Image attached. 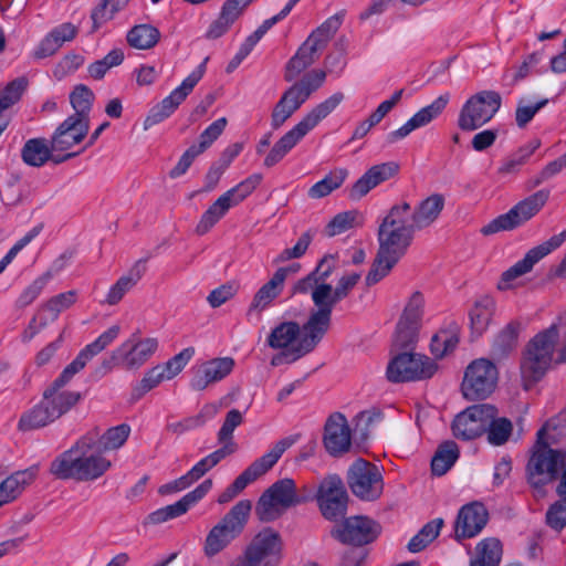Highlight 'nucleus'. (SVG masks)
I'll return each mask as SVG.
<instances>
[{
  "mask_svg": "<svg viewBox=\"0 0 566 566\" xmlns=\"http://www.w3.org/2000/svg\"><path fill=\"white\" fill-rule=\"evenodd\" d=\"M502 105V97L495 91H481L470 96L462 105L458 116V127L463 132H473L495 116Z\"/></svg>",
  "mask_w": 566,
  "mask_h": 566,
  "instance_id": "9b49d317",
  "label": "nucleus"
},
{
  "mask_svg": "<svg viewBox=\"0 0 566 566\" xmlns=\"http://www.w3.org/2000/svg\"><path fill=\"white\" fill-rule=\"evenodd\" d=\"M347 482L354 495L364 501L377 500L384 491L381 471L364 459L353 462L348 470Z\"/></svg>",
  "mask_w": 566,
  "mask_h": 566,
  "instance_id": "f3484780",
  "label": "nucleus"
},
{
  "mask_svg": "<svg viewBox=\"0 0 566 566\" xmlns=\"http://www.w3.org/2000/svg\"><path fill=\"white\" fill-rule=\"evenodd\" d=\"M158 345L157 338H142L137 333H134L112 352L108 364L111 367L117 366L126 370H137L153 357L158 349Z\"/></svg>",
  "mask_w": 566,
  "mask_h": 566,
  "instance_id": "ddd939ff",
  "label": "nucleus"
},
{
  "mask_svg": "<svg viewBox=\"0 0 566 566\" xmlns=\"http://www.w3.org/2000/svg\"><path fill=\"white\" fill-rule=\"evenodd\" d=\"M548 198L549 190L547 189H541L532 193L518 201L506 213L500 214L483 226L481 232L484 235H490L501 231H510L524 224L542 210Z\"/></svg>",
  "mask_w": 566,
  "mask_h": 566,
  "instance_id": "f8f14e48",
  "label": "nucleus"
},
{
  "mask_svg": "<svg viewBox=\"0 0 566 566\" xmlns=\"http://www.w3.org/2000/svg\"><path fill=\"white\" fill-rule=\"evenodd\" d=\"M446 206V197L442 193H432L420 200L412 209L410 207L409 223L416 231L431 227L441 216Z\"/></svg>",
  "mask_w": 566,
  "mask_h": 566,
  "instance_id": "72a5a7b5",
  "label": "nucleus"
},
{
  "mask_svg": "<svg viewBox=\"0 0 566 566\" xmlns=\"http://www.w3.org/2000/svg\"><path fill=\"white\" fill-rule=\"evenodd\" d=\"M495 302L492 297L484 295L478 298L469 313L471 332L481 336L489 327L494 314Z\"/></svg>",
  "mask_w": 566,
  "mask_h": 566,
  "instance_id": "37998d69",
  "label": "nucleus"
},
{
  "mask_svg": "<svg viewBox=\"0 0 566 566\" xmlns=\"http://www.w3.org/2000/svg\"><path fill=\"white\" fill-rule=\"evenodd\" d=\"M343 99L344 94L336 92L313 107L297 124L275 142L264 158L263 165L271 168L279 164L311 130L333 113Z\"/></svg>",
  "mask_w": 566,
  "mask_h": 566,
  "instance_id": "20e7f679",
  "label": "nucleus"
},
{
  "mask_svg": "<svg viewBox=\"0 0 566 566\" xmlns=\"http://www.w3.org/2000/svg\"><path fill=\"white\" fill-rule=\"evenodd\" d=\"M491 411L492 405L482 403L468 407L458 413L452 422L454 437L461 440H473L485 433Z\"/></svg>",
  "mask_w": 566,
  "mask_h": 566,
  "instance_id": "b1692460",
  "label": "nucleus"
},
{
  "mask_svg": "<svg viewBox=\"0 0 566 566\" xmlns=\"http://www.w3.org/2000/svg\"><path fill=\"white\" fill-rule=\"evenodd\" d=\"M348 177L346 168L332 169L322 180L315 182L307 191L311 199H322L342 187Z\"/></svg>",
  "mask_w": 566,
  "mask_h": 566,
  "instance_id": "49530a36",
  "label": "nucleus"
},
{
  "mask_svg": "<svg viewBox=\"0 0 566 566\" xmlns=\"http://www.w3.org/2000/svg\"><path fill=\"white\" fill-rule=\"evenodd\" d=\"M450 102V94L443 93L434 98L429 105L420 108L401 127L387 135L388 143H396L406 138L413 130L429 125L437 119L447 108Z\"/></svg>",
  "mask_w": 566,
  "mask_h": 566,
  "instance_id": "a878e982",
  "label": "nucleus"
},
{
  "mask_svg": "<svg viewBox=\"0 0 566 566\" xmlns=\"http://www.w3.org/2000/svg\"><path fill=\"white\" fill-rule=\"evenodd\" d=\"M66 260L65 254L61 255L48 271L35 277L19 295L17 300L18 306L25 307L34 302L54 275L64 269Z\"/></svg>",
  "mask_w": 566,
  "mask_h": 566,
  "instance_id": "58836bf2",
  "label": "nucleus"
},
{
  "mask_svg": "<svg viewBox=\"0 0 566 566\" xmlns=\"http://www.w3.org/2000/svg\"><path fill=\"white\" fill-rule=\"evenodd\" d=\"M145 272V265L138 261L134 266L124 275H122L108 290L104 300L105 304L115 305L122 301L126 293H128L142 279Z\"/></svg>",
  "mask_w": 566,
  "mask_h": 566,
  "instance_id": "79ce46f5",
  "label": "nucleus"
},
{
  "mask_svg": "<svg viewBox=\"0 0 566 566\" xmlns=\"http://www.w3.org/2000/svg\"><path fill=\"white\" fill-rule=\"evenodd\" d=\"M557 339L558 328L552 325L528 343L521 361V378L526 390L539 381L551 367Z\"/></svg>",
  "mask_w": 566,
  "mask_h": 566,
  "instance_id": "39448f33",
  "label": "nucleus"
},
{
  "mask_svg": "<svg viewBox=\"0 0 566 566\" xmlns=\"http://www.w3.org/2000/svg\"><path fill=\"white\" fill-rule=\"evenodd\" d=\"M271 29L264 21L262 24L240 45L238 52L231 60L229 66L231 69H237L241 62L252 52L254 46L259 43V41L264 36V34Z\"/></svg>",
  "mask_w": 566,
  "mask_h": 566,
  "instance_id": "0e129e2a",
  "label": "nucleus"
},
{
  "mask_svg": "<svg viewBox=\"0 0 566 566\" xmlns=\"http://www.w3.org/2000/svg\"><path fill=\"white\" fill-rule=\"evenodd\" d=\"M424 314V297L415 292L407 301L401 316L397 323L394 344L399 348H407L418 339Z\"/></svg>",
  "mask_w": 566,
  "mask_h": 566,
  "instance_id": "aec40b11",
  "label": "nucleus"
},
{
  "mask_svg": "<svg viewBox=\"0 0 566 566\" xmlns=\"http://www.w3.org/2000/svg\"><path fill=\"white\" fill-rule=\"evenodd\" d=\"M126 38L132 48L148 50L157 44L160 33L157 28L150 24H139L130 29Z\"/></svg>",
  "mask_w": 566,
  "mask_h": 566,
  "instance_id": "3c124183",
  "label": "nucleus"
},
{
  "mask_svg": "<svg viewBox=\"0 0 566 566\" xmlns=\"http://www.w3.org/2000/svg\"><path fill=\"white\" fill-rule=\"evenodd\" d=\"M459 458V448L455 442L447 441L437 450L431 460V470L434 475L446 474Z\"/></svg>",
  "mask_w": 566,
  "mask_h": 566,
  "instance_id": "09e8293b",
  "label": "nucleus"
},
{
  "mask_svg": "<svg viewBox=\"0 0 566 566\" xmlns=\"http://www.w3.org/2000/svg\"><path fill=\"white\" fill-rule=\"evenodd\" d=\"M443 521L441 518L427 523L408 543V549L411 553L421 552L426 548L440 533Z\"/></svg>",
  "mask_w": 566,
  "mask_h": 566,
  "instance_id": "13d9d810",
  "label": "nucleus"
},
{
  "mask_svg": "<svg viewBox=\"0 0 566 566\" xmlns=\"http://www.w3.org/2000/svg\"><path fill=\"white\" fill-rule=\"evenodd\" d=\"M352 444L350 429L344 415L335 412L325 423L324 446L332 455L347 452Z\"/></svg>",
  "mask_w": 566,
  "mask_h": 566,
  "instance_id": "c756f323",
  "label": "nucleus"
},
{
  "mask_svg": "<svg viewBox=\"0 0 566 566\" xmlns=\"http://www.w3.org/2000/svg\"><path fill=\"white\" fill-rule=\"evenodd\" d=\"M111 467V460L96 448L95 438L85 436L52 461L50 472L62 480L87 482L99 479Z\"/></svg>",
  "mask_w": 566,
  "mask_h": 566,
  "instance_id": "7ed1b4c3",
  "label": "nucleus"
},
{
  "mask_svg": "<svg viewBox=\"0 0 566 566\" xmlns=\"http://www.w3.org/2000/svg\"><path fill=\"white\" fill-rule=\"evenodd\" d=\"M316 501L323 516L336 521L346 514L348 495L337 475L325 478L317 490Z\"/></svg>",
  "mask_w": 566,
  "mask_h": 566,
  "instance_id": "412c9836",
  "label": "nucleus"
},
{
  "mask_svg": "<svg viewBox=\"0 0 566 566\" xmlns=\"http://www.w3.org/2000/svg\"><path fill=\"white\" fill-rule=\"evenodd\" d=\"M235 444L233 442L226 443L222 448L211 452L207 457L198 461L187 473L193 482L202 478L208 471L214 468L227 455L233 453Z\"/></svg>",
  "mask_w": 566,
  "mask_h": 566,
  "instance_id": "8fccbe9b",
  "label": "nucleus"
},
{
  "mask_svg": "<svg viewBox=\"0 0 566 566\" xmlns=\"http://www.w3.org/2000/svg\"><path fill=\"white\" fill-rule=\"evenodd\" d=\"M548 103L547 98H542L537 101H530L525 97L521 98L517 103V107L515 111V122L520 128L525 127L539 112L543 107H545Z\"/></svg>",
  "mask_w": 566,
  "mask_h": 566,
  "instance_id": "052dcab7",
  "label": "nucleus"
},
{
  "mask_svg": "<svg viewBox=\"0 0 566 566\" xmlns=\"http://www.w3.org/2000/svg\"><path fill=\"white\" fill-rule=\"evenodd\" d=\"M437 365L427 356L417 353H401L387 366V378L391 382H406L430 378Z\"/></svg>",
  "mask_w": 566,
  "mask_h": 566,
  "instance_id": "2eb2a0df",
  "label": "nucleus"
},
{
  "mask_svg": "<svg viewBox=\"0 0 566 566\" xmlns=\"http://www.w3.org/2000/svg\"><path fill=\"white\" fill-rule=\"evenodd\" d=\"M344 20L345 11L342 10L315 28L289 61L287 71H304L312 66L335 36Z\"/></svg>",
  "mask_w": 566,
  "mask_h": 566,
  "instance_id": "423d86ee",
  "label": "nucleus"
},
{
  "mask_svg": "<svg viewBox=\"0 0 566 566\" xmlns=\"http://www.w3.org/2000/svg\"><path fill=\"white\" fill-rule=\"evenodd\" d=\"M566 241V229L560 233L553 235L547 241L532 248L525 256L514 265L504 271L497 283L499 290L505 291L514 286V281L532 271L534 265L559 248Z\"/></svg>",
  "mask_w": 566,
  "mask_h": 566,
  "instance_id": "6ab92c4d",
  "label": "nucleus"
},
{
  "mask_svg": "<svg viewBox=\"0 0 566 566\" xmlns=\"http://www.w3.org/2000/svg\"><path fill=\"white\" fill-rule=\"evenodd\" d=\"M78 153H69L60 155L51 150L46 139L44 138H32L25 142L21 156L23 161L32 167H42L46 161L52 160L55 164H61Z\"/></svg>",
  "mask_w": 566,
  "mask_h": 566,
  "instance_id": "f704fd0d",
  "label": "nucleus"
},
{
  "mask_svg": "<svg viewBox=\"0 0 566 566\" xmlns=\"http://www.w3.org/2000/svg\"><path fill=\"white\" fill-rule=\"evenodd\" d=\"M93 101L94 94L87 86L83 84L76 85L70 94V103L75 112L70 117H78L90 124V112Z\"/></svg>",
  "mask_w": 566,
  "mask_h": 566,
  "instance_id": "603ef678",
  "label": "nucleus"
},
{
  "mask_svg": "<svg viewBox=\"0 0 566 566\" xmlns=\"http://www.w3.org/2000/svg\"><path fill=\"white\" fill-rule=\"evenodd\" d=\"M271 29L264 21L262 24L240 45L238 52L231 60L229 66L231 69H237L241 62L252 52L254 46L259 43V41L264 36V34Z\"/></svg>",
  "mask_w": 566,
  "mask_h": 566,
  "instance_id": "69168bd1",
  "label": "nucleus"
},
{
  "mask_svg": "<svg viewBox=\"0 0 566 566\" xmlns=\"http://www.w3.org/2000/svg\"><path fill=\"white\" fill-rule=\"evenodd\" d=\"M518 336V324L517 323H509L504 328H502L499 334L495 336L492 354L496 358L505 357L509 353H511L516 344Z\"/></svg>",
  "mask_w": 566,
  "mask_h": 566,
  "instance_id": "864d4df0",
  "label": "nucleus"
},
{
  "mask_svg": "<svg viewBox=\"0 0 566 566\" xmlns=\"http://www.w3.org/2000/svg\"><path fill=\"white\" fill-rule=\"evenodd\" d=\"M212 481L210 479L205 480L195 490L185 494L179 501L174 503L175 511L181 516L190 507L196 505L206 494L211 490Z\"/></svg>",
  "mask_w": 566,
  "mask_h": 566,
  "instance_id": "338daca9",
  "label": "nucleus"
},
{
  "mask_svg": "<svg viewBox=\"0 0 566 566\" xmlns=\"http://www.w3.org/2000/svg\"><path fill=\"white\" fill-rule=\"evenodd\" d=\"M361 274L358 272H349L344 274L337 282L335 289L331 286V294L327 298V305L332 308L342 300L347 297L349 292L356 286L359 282Z\"/></svg>",
  "mask_w": 566,
  "mask_h": 566,
  "instance_id": "bf43d9fd",
  "label": "nucleus"
},
{
  "mask_svg": "<svg viewBox=\"0 0 566 566\" xmlns=\"http://www.w3.org/2000/svg\"><path fill=\"white\" fill-rule=\"evenodd\" d=\"M38 468L31 467L27 470L17 471L0 484V506L17 499L24 488L36 476Z\"/></svg>",
  "mask_w": 566,
  "mask_h": 566,
  "instance_id": "ea45409f",
  "label": "nucleus"
},
{
  "mask_svg": "<svg viewBox=\"0 0 566 566\" xmlns=\"http://www.w3.org/2000/svg\"><path fill=\"white\" fill-rule=\"evenodd\" d=\"M262 175L253 174L222 193L209 208L202 213L196 231L199 234L207 233L217 224L228 211L242 202L261 184Z\"/></svg>",
  "mask_w": 566,
  "mask_h": 566,
  "instance_id": "9d476101",
  "label": "nucleus"
},
{
  "mask_svg": "<svg viewBox=\"0 0 566 566\" xmlns=\"http://www.w3.org/2000/svg\"><path fill=\"white\" fill-rule=\"evenodd\" d=\"M489 513L482 503L473 502L461 507L455 521L457 538L476 536L486 525Z\"/></svg>",
  "mask_w": 566,
  "mask_h": 566,
  "instance_id": "2f4dec72",
  "label": "nucleus"
},
{
  "mask_svg": "<svg viewBox=\"0 0 566 566\" xmlns=\"http://www.w3.org/2000/svg\"><path fill=\"white\" fill-rule=\"evenodd\" d=\"M460 326L455 322H449L432 337L430 349L436 358H443L452 353L460 339Z\"/></svg>",
  "mask_w": 566,
  "mask_h": 566,
  "instance_id": "a19ab883",
  "label": "nucleus"
},
{
  "mask_svg": "<svg viewBox=\"0 0 566 566\" xmlns=\"http://www.w3.org/2000/svg\"><path fill=\"white\" fill-rule=\"evenodd\" d=\"M315 307L316 310L310 314L306 323L301 327L302 344L298 350L305 354L311 353L317 346L331 325L333 308L327 304Z\"/></svg>",
  "mask_w": 566,
  "mask_h": 566,
  "instance_id": "bb28decb",
  "label": "nucleus"
},
{
  "mask_svg": "<svg viewBox=\"0 0 566 566\" xmlns=\"http://www.w3.org/2000/svg\"><path fill=\"white\" fill-rule=\"evenodd\" d=\"M399 170L394 161L382 163L370 167L348 190L352 200H359L378 185L392 178Z\"/></svg>",
  "mask_w": 566,
  "mask_h": 566,
  "instance_id": "7c9ffc66",
  "label": "nucleus"
},
{
  "mask_svg": "<svg viewBox=\"0 0 566 566\" xmlns=\"http://www.w3.org/2000/svg\"><path fill=\"white\" fill-rule=\"evenodd\" d=\"M361 224V214L357 210H348L337 213L329 221L326 227V233L328 237H335Z\"/></svg>",
  "mask_w": 566,
  "mask_h": 566,
  "instance_id": "6e6d98bb",
  "label": "nucleus"
},
{
  "mask_svg": "<svg viewBox=\"0 0 566 566\" xmlns=\"http://www.w3.org/2000/svg\"><path fill=\"white\" fill-rule=\"evenodd\" d=\"M541 146L539 139H532L527 144L521 146L514 154H512L502 166L499 168L501 174H514L527 163L531 156Z\"/></svg>",
  "mask_w": 566,
  "mask_h": 566,
  "instance_id": "5fc2aeb1",
  "label": "nucleus"
},
{
  "mask_svg": "<svg viewBox=\"0 0 566 566\" xmlns=\"http://www.w3.org/2000/svg\"><path fill=\"white\" fill-rule=\"evenodd\" d=\"M77 300V292L74 290L60 293L44 302L36 315L30 322L23 334L25 340L32 339L49 323L57 319L60 313L70 308Z\"/></svg>",
  "mask_w": 566,
  "mask_h": 566,
  "instance_id": "393cba45",
  "label": "nucleus"
},
{
  "mask_svg": "<svg viewBox=\"0 0 566 566\" xmlns=\"http://www.w3.org/2000/svg\"><path fill=\"white\" fill-rule=\"evenodd\" d=\"M164 380L169 379L166 377L163 368L159 365L151 367L144 374L142 380L133 387L132 400H139L145 394L156 388Z\"/></svg>",
  "mask_w": 566,
  "mask_h": 566,
  "instance_id": "4d7b16f0",
  "label": "nucleus"
},
{
  "mask_svg": "<svg viewBox=\"0 0 566 566\" xmlns=\"http://www.w3.org/2000/svg\"><path fill=\"white\" fill-rule=\"evenodd\" d=\"M306 501L297 492L295 481L290 478L274 482L260 496L255 513L262 522H272L279 518L286 510Z\"/></svg>",
  "mask_w": 566,
  "mask_h": 566,
  "instance_id": "1a4fd4ad",
  "label": "nucleus"
},
{
  "mask_svg": "<svg viewBox=\"0 0 566 566\" xmlns=\"http://www.w3.org/2000/svg\"><path fill=\"white\" fill-rule=\"evenodd\" d=\"M281 558L282 541L279 533L272 528H264L253 537L243 559L233 566H277Z\"/></svg>",
  "mask_w": 566,
  "mask_h": 566,
  "instance_id": "4468645a",
  "label": "nucleus"
},
{
  "mask_svg": "<svg viewBox=\"0 0 566 566\" xmlns=\"http://www.w3.org/2000/svg\"><path fill=\"white\" fill-rule=\"evenodd\" d=\"M77 33L78 27L71 22L54 27L36 48V56L46 57L54 54L63 44L73 41Z\"/></svg>",
  "mask_w": 566,
  "mask_h": 566,
  "instance_id": "4c0bfd02",
  "label": "nucleus"
},
{
  "mask_svg": "<svg viewBox=\"0 0 566 566\" xmlns=\"http://www.w3.org/2000/svg\"><path fill=\"white\" fill-rule=\"evenodd\" d=\"M201 78V73H190L182 83L170 92L164 99L175 112L179 105L187 98L192 92L193 87Z\"/></svg>",
  "mask_w": 566,
  "mask_h": 566,
  "instance_id": "e2e57ef3",
  "label": "nucleus"
},
{
  "mask_svg": "<svg viewBox=\"0 0 566 566\" xmlns=\"http://www.w3.org/2000/svg\"><path fill=\"white\" fill-rule=\"evenodd\" d=\"M130 433V427L126 423H122L109 428L99 438V450H116L119 449L128 439Z\"/></svg>",
  "mask_w": 566,
  "mask_h": 566,
  "instance_id": "680f3d73",
  "label": "nucleus"
},
{
  "mask_svg": "<svg viewBox=\"0 0 566 566\" xmlns=\"http://www.w3.org/2000/svg\"><path fill=\"white\" fill-rule=\"evenodd\" d=\"M27 85L24 77H18L0 91V115L21 98Z\"/></svg>",
  "mask_w": 566,
  "mask_h": 566,
  "instance_id": "774afa93",
  "label": "nucleus"
},
{
  "mask_svg": "<svg viewBox=\"0 0 566 566\" xmlns=\"http://www.w3.org/2000/svg\"><path fill=\"white\" fill-rule=\"evenodd\" d=\"M234 360L231 357L214 358L192 368L190 388L205 390L209 385L226 378L233 369Z\"/></svg>",
  "mask_w": 566,
  "mask_h": 566,
  "instance_id": "c85d7f7f",
  "label": "nucleus"
},
{
  "mask_svg": "<svg viewBox=\"0 0 566 566\" xmlns=\"http://www.w3.org/2000/svg\"><path fill=\"white\" fill-rule=\"evenodd\" d=\"M380 532L379 525L367 516H350L336 525L332 535L344 544L361 546L375 541Z\"/></svg>",
  "mask_w": 566,
  "mask_h": 566,
  "instance_id": "5701e85b",
  "label": "nucleus"
},
{
  "mask_svg": "<svg viewBox=\"0 0 566 566\" xmlns=\"http://www.w3.org/2000/svg\"><path fill=\"white\" fill-rule=\"evenodd\" d=\"M410 203L394 205L379 223L377 240L379 249L376 260L366 276L368 285L385 277L395 264L407 253L415 237V228L409 223Z\"/></svg>",
  "mask_w": 566,
  "mask_h": 566,
  "instance_id": "f03ea898",
  "label": "nucleus"
},
{
  "mask_svg": "<svg viewBox=\"0 0 566 566\" xmlns=\"http://www.w3.org/2000/svg\"><path fill=\"white\" fill-rule=\"evenodd\" d=\"M326 73H305L304 76L289 87L281 96L298 109L325 82Z\"/></svg>",
  "mask_w": 566,
  "mask_h": 566,
  "instance_id": "c9c22d12",
  "label": "nucleus"
},
{
  "mask_svg": "<svg viewBox=\"0 0 566 566\" xmlns=\"http://www.w3.org/2000/svg\"><path fill=\"white\" fill-rule=\"evenodd\" d=\"M513 431L512 422L504 417H497V409L492 406L491 417L488 421V441L492 446H502L511 437Z\"/></svg>",
  "mask_w": 566,
  "mask_h": 566,
  "instance_id": "de8ad7c7",
  "label": "nucleus"
},
{
  "mask_svg": "<svg viewBox=\"0 0 566 566\" xmlns=\"http://www.w3.org/2000/svg\"><path fill=\"white\" fill-rule=\"evenodd\" d=\"M286 277L287 270L277 269L272 277L258 290L247 312L249 319L254 315L259 316L261 312L272 305L274 300L283 292Z\"/></svg>",
  "mask_w": 566,
  "mask_h": 566,
  "instance_id": "473e14b6",
  "label": "nucleus"
},
{
  "mask_svg": "<svg viewBox=\"0 0 566 566\" xmlns=\"http://www.w3.org/2000/svg\"><path fill=\"white\" fill-rule=\"evenodd\" d=\"M544 436L545 428H542L537 432V443L526 467L527 481L534 488L555 481L566 464V452L548 447Z\"/></svg>",
  "mask_w": 566,
  "mask_h": 566,
  "instance_id": "0eeeda50",
  "label": "nucleus"
},
{
  "mask_svg": "<svg viewBox=\"0 0 566 566\" xmlns=\"http://www.w3.org/2000/svg\"><path fill=\"white\" fill-rule=\"evenodd\" d=\"M296 439L286 437L276 441L272 448L262 457L253 461L231 484L239 493L250 483L270 471L283 455V453L295 443Z\"/></svg>",
  "mask_w": 566,
  "mask_h": 566,
  "instance_id": "4be33fe9",
  "label": "nucleus"
},
{
  "mask_svg": "<svg viewBox=\"0 0 566 566\" xmlns=\"http://www.w3.org/2000/svg\"><path fill=\"white\" fill-rule=\"evenodd\" d=\"M120 327L113 325L103 332L94 342L80 350L77 356L62 370L59 377L43 392L42 399L30 410L22 413L18 422L21 431L36 430L49 426L70 411L80 400L76 391L66 390L64 386L80 373L86 364L119 335Z\"/></svg>",
  "mask_w": 566,
  "mask_h": 566,
  "instance_id": "f257e3e1",
  "label": "nucleus"
},
{
  "mask_svg": "<svg viewBox=\"0 0 566 566\" xmlns=\"http://www.w3.org/2000/svg\"><path fill=\"white\" fill-rule=\"evenodd\" d=\"M326 73H305L304 76L289 87L281 96L298 109L325 82Z\"/></svg>",
  "mask_w": 566,
  "mask_h": 566,
  "instance_id": "e433bc0d",
  "label": "nucleus"
},
{
  "mask_svg": "<svg viewBox=\"0 0 566 566\" xmlns=\"http://www.w3.org/2000/svg\"><path fill=\"white\" fill-rule=\"evenodd\" d=\"M252 504L249 500L239 501L232 509L209 531L203 552L213 557L228 547L243 531Z\"/></svg>",
  "mask_w": 566,
  "mask_h": 566,
  "instance_id": "6e6552de",
  "label": "nucleus"
},
{
  "mask_svg": "<svg viewBox=\"0 0 566 566\" xmlns=\"http://www.w3.org/2000/svg\"><path fill=\"white\" fill-rule=\"evenodd\" d=\"M90 124L78 117L65 118L51 137V150L65 155L87 135Z\"/></svg>",
  "mask_w": 566,
  "mask_h": 566,
  "instance_id": "cd10ccee",
  "label": "nucleus"
},
{
  "mask_svg": "<svg viewBox=\"0 0 566 566\" xmlns=\"http://www.w3.org/2000/svg\"><path fill=\"white\" fill-rule=\"evenodd\" d=\"M315 275L311 272L305 277L298 280L293 286V293H311V298L315 306L324 305L327 303L331 294V284L319 282Z\"/></svg>",
  "mask_w": 566,
  "mask_h": 566,
  "instance_id": "a18cd8bd",
  "label": "nucleus"
},
{
  "mask_svg": "<svg viewBox=\"0 0 566 566\" xmlns=\"http://www.w3.org/2000/svg\"><path fill=\"white\" fill-rule=\"evenodd\" d=\"M496 366L485 358L473 360L465 369L462 392L468 400L484 399L493 392L497 382Z\"/></svg>",
  "mask_w": 566,
  "mask_h": 566,
  "instance_id": "dca6fc26",
  "label": "nucleus"
},
{
  "mask_svg": "<svg viewBox=\"0 0 566 566\" xmlns=\"http://www.w3.org/2000/svg\"><path fill=\"white\" fill-rule=\"evenodd\" d=\"M502 559V544L497 538L482 539L475 547L470 566H499Z\"/></svg>",
  "mask_w": 566,
  "mask_h": 566,
  "instance_id": "c03bdc74",
  "label": "nucleus"
},
{
  "mask_svg": "<svg viewBox=\"0 0 566 566\" xmlns=\"http://www.w3.org/2000/svg\"><path fill=\"white\" fill-rule=\"evenodd\" d=\"M266 345L280 354L272 358V365L291 363L306 355L300 352L301 327L296 322H282L274 326L265 340Z\"/></svg>",
  "mask_w": 566,
  "mask_h": 566,
  "instance_id": "a211bd4d",
  "label": "nucleus"
}]
</instances>
